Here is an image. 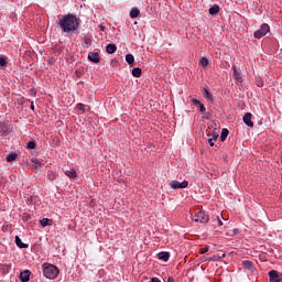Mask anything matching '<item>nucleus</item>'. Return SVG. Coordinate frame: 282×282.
Here are the masks:
<instances>
[{
	"instance_id": "nucleus-1",
	"label": "nucleus",
	"mask_w": 282,
	"mask_h": 282,
	"mask_svg": "<svg viewBox=\"0 0 282 282\" xmlns=\"http://www.w3.org/2000/svg\"><path fill=\"white\" fill-rule=\"evenodd\" d=\"M58 25L62 29V32L69 34L76 32L80 28V20L73 13H67L63 15L58 21Z\"/></svg>"
},
{
	"instance_id": "nucleus-2",
	"label": "nucleus",
	"mask_w": 282,
	"mask_h": 282,
	"mask_svg": "<svg viewBox=\"0 0 282 282\" xmlns=\"http://www.w3.org/2000/svg\"><path fill=\"white\" fill-rule=\"evenodd\" d=\"M42 271L45 279H48L50 281H54V279L58 278V274H61V270H58V267L44 262L42 264Z\"/></svg>"
},
{
	"instance_id": "nucleus-3",
	"label": "nucleus",
	"mask_w": 282,
	"mask_h": 282,
	"mask_svg": "<svg viewBox=\"0 0 282 282\" xmlns=\"http://www.w3.org/2000/svg\"><path fill=\"white\" fill-rule=\"evenodd\" d=\"M269 32H270V24L262 23L260 29H258L253 33V36H254V39H263V36H265Z\"/></svg>"
},
{
	"instance_id": "nucleus-4",
	"label": "nucleus",
	"mask_w": 282,
	"mask_h": 282,
	"mask_svg": "<svg viewBox=\"0 0 282 282\" xmlns=\"http://www.w3.org/2000/svg\"><path fill=\"white\" fill-rule=\"evenodd\" d=\"M193 221H196V224H208L210 221V218L208 215H206V212H198L192 217Z\"/></svg>"
},
{
	"instance_id": "nucleus-5",
	"label": "nucleus",
	"mask_w": 282,
	"mask_h": 282,
	"mask_svg": "<svg viewBox=\"0 0 282 282\" xmlns=\"http://www.w3.org/2000/svg\"><path fill=\"white\" fill-rule=\"evenodd\" d=\"M171 188H173V191H177L180 188H188V181H172L170 183Z\"/></svg>"
},
{
	"instance_id": "nucleus-6",
	"label": "nucleus",
	"mask_w": 282,
	"mask_h": 282,
	"mask_svg": "<svg viewBox=\"0 0 282 282\" xmlns=\"http://www.w3.org/2000/svg\"><path fill=\"white\" fill-rule=\"evenodd\" d=\"M269 281L270 282H281L282 273L276 270L269 271Z\"/></svg>"
},
{
	"instance_id": "nucleus-7",
	"label": "nucleus",
	"mask_w": 282,
	"mask_h": 282,
	"mask_svg": "<svg viewBox=\"0 0 282 282\" xmlns=\"http://www.w3.org/2000/svg\"><path fill=\"white\" fill-rule=\"evenodd\" d=\"M12 133V128L8 123H0V135L6 138V135H10Z\"/></svg>"
},
{
	"instance_id": "nucleus-8",
	"label": "nucleus",
	"mask_w": 282,
	"mask_h": 282,
	"mask_svg": "<svg viewBox=\"0 0 282 282\" xmlns=\"http://www.w3.org/2000/svg\"><path fill=\"white\" fill-rule=\"evenodd\" d=\"M88 61H90V63H95V64L100 63V54L98 52H89Z\"/></svg>"
},
{
	"instance_id": "nucleus-9",
	"label": "nucleus",
	"mask_w": 282,
	"mask_h": 282,
	"mask_svg": "<svg viewBox=\"0 0 282 282\" xmlns=\"http://www.w3.org/2000/svg\"><path fill=\"white\" fill-rule=\"evenodd\" d=\"M31 275H32L31 270H24L20 273L19 279L21 282H29Z\"/></svg>"
},
{
	"instance_id": "nucleus-10",
	"label": "nucleus",
	"mask_w": 282,
	"mask_h": 282,
	"mask_svg": "<svg viewBox=\"0 0 282 282\" xmlns=\"http://www.w3.org/2000/svg\"><path fill=\"white\" fill-rule=\"evenodd\" d=\"M231 69H234L235 80H237V83H243V78L241 77V70H239L236 65H232Z\"/></svg>"
},
{
	"instance_id": "nucleus-11",
	"label": "nucleus",
	"mask_w": 282,
	"mask_h": 282,
	"mask_svg": "<svg viewBox=\"0 0 282 282\" xmlns=\"http://www.w3.org/2000/svg\"><path fill=\"white\" fill-rule=\"evenodd\" d=\"M242 120L247 127H254V122H252V113H245Z\"/></svg>"
},
{
	"instance_id": "nucleus-12",
	"label": "nucleus",
	"mask_w": 282,
	"mask_h": 282,
	"mask_svg": "<svg viewBox=\"0 0 282 282\" xmlns=\"http://www.w3.org/2000/svg\"><path fill=\"white\" fill-rule=\"evenodd\" d=\"M242 268L245 270H249L250 272H254V263L250 260L242 261Z\"/></svg>"
},
{
	"instance_id": "nucleus-13",
	"label": "nucleus",
	"mask_w": 282,
	"mask_h": 282,
	"mask_svg": "<svg viewBox=\"0 0 282 282\" xmlns=\"http://www.w3.org/2000/svg\"><path fill=\"white\" fill-rule=\"evenodd\" d=\"M158 259H160V261H169V259H171V253L169 251H161L158 253Z\"/></svg>"
},
{
	"instance_id": "nucleus-14",
	"label": "nucleus",
	"mask_w": 282,
	"mask_h": 282,
	"mask_svg": "<svg viewBox=\"0 0 282 282\" xmlns=\"http://www.w3.org/2000/svg\"><path fill=\"white\" fill-rule=\"evenodd\" d=\"M203 96L209 100V102H214L215 97L212 95L210 90L208 89V87L204 88L203 90Z\"/></svg>"
},
{
	"instance_id": "nucleus-15",
	"label": "nucleus",
	"mask_w": 282,
	"mask_h": 282,
	"mask_svg": "<svg viewBox=\"0 0 282 282\" xmlns=\"http://www.w3.org/2000/svg\"><path fill=\"white\" fill-rule=\"evenodd\" d=\"M66 177H69V180H76V177H78V174L76 173V170L70 169V170H66L65 172Z\"/></svg>"
},
{
	"instance_id": "nucleus-16",
	"label": "nucleus",
	"mask_w": 282,
	"mask_h": 282,
	"mask_svg": "<svg viewBox=\"0 0 282 282\" xmlns=\"http://www.w3.org/2000/svg\"><path fill=\"white\" fill-rule=\"evenodd\" d=\"M126 62L128 63V65H130V67H133V65L135 63V57L133 56V54H131V53L127 54Z\"/></svg>"
},
{
	"instance_id": "nucleus-17",
	"label": "nucleus",
	"mask_w": 282,
	"mask_h": 282,
	"mask_svg": "<svg viewBox=\"0 0 282 282\" xmlns=\"http://www.w3.org/2000/svg\"><path fill=\"white\" fill-rule=\"evenodd\" d=\"M15 245L18 246V248H21V249L30 247L28 243L23 242L21 240V237L19 236H15Z\"/></svg>"
},
{
	"instance_id": "nucleus-18",
	"label": "nucleus",
	"mask_w": 282,
	"mask_h": 282,
	"mask_svg": "<svg viewBox=\"0 0 282 282\" xmlns=\"http://www.w3.org/2000/svg\"><path fill=\"white\" fill-rule=\"evenodd\" d=\"M140 17V9L138 8H132L130 10V19H138Z\"/></svg>"
},
{
	"instance_id": "nucleus-19",
	"label": "nucleus",
	"mask_w": 282,
	"mask_h": 282,
	"mask_svg": "<svg viewBox=\"0 0 282 282\" xmlns=\"http://www.w3.org/2000/svg\"><path fill=\"white\" fill-rule=\"evenodd\" d=\"M116 50H118V46H116V44H108L106 46L107 54H116Z\"/></svg>"
},
{
	"instance_id": "nucleus-20",
	"label": "nucleus",
	"mask_w": 282,
	"mask_h": 282,
	"mask_svg": "<svg viewBox=\"0 0 282 282\" xmlns=\"http://www.w3.org/2000/svg\"><path fill=\"white\" fill-rule=\"evenodd\" d=\"M53 221L50 218H42L40 220V225L42 228H45L46 226H52Z\"/></svg>"
},
{
	"instance_id": "nucleus-21",
	"label": "nucleus",
	"mask_w": 282,
	"mask_h": 282,
	"mask_svg": "<svg viewBox=\"0 0 282 282\" xmlns=\"http://www.w3.org/2000/svg\"><path fill=\"white\" fill-rule=\"evenodd\" d=\"M209 14L215 17V14H219V4H214L209 8Z\"/></svg>"
},
{
	"instance_id": "nucleus-22",
	"label": "nucleus",
	"mask_w": 282,
	"mask_h": 282,
	"mask_svg": "<svg viewBox=\"0 0 282 282\" xmlns=\"http://www.w3.org/2000/svg\"><path fill=\"white\" fill-rule=\"evenodd\" d=\"M229 133L230 131L224 128L220 133V142H226V138H228Z\"/></svg>"
},
{
	"instance_id": "nucleus-23",
	"label": "nucleus",
	"mask_w": 282,
	"mask_h": 282,
	"mask_svg": "<svg viewBox=\"0 0 282 282\" xmlns=\"http://www.w3.org/2000/svg\"><path fill=\"white\" fill-rule=\"evenodd\" d=\"M132 76H133L134 78H140V77L142 76V68H140V67H134V68L132 69Z\"/></svg>"
},
{
	"instance_id": "nucleus-24",
	"label": "nucleus",
	"mask_w": 282,
	"mask_h": 282,
	"mask_svg": "<svg viewBox=\"0 0 282 282\" xmlns=\"http://www.w3.org/2000/svg\"><path fill=\"white\" fill-rule=\"evenodd\" d=\"M1 270L3 274H10V271L12 270V264H1Z\"/></svg>"
},
{
	"instance_id": "nucleus-25",
	"label": "nucleus",
	"mask_w": 282,
	"mask_h": 282,
	"mask_svg": "<svg viewBox=\"0 0 282 282\" xmlns=\"http://www.w3.org/2000/svg\"><path fill=\"white\" fill-rule=\"evenodd\" d=\"M17 158H19V155L15 152H11L7 158V162H14V160H17Z\"/></svg>"
},
{
	"instance_id": "nucleus-26",
	"label": "nucleus",
	"mask_w": 282,
	"mask_h": 282,
	"mask_svg": "<svg viewBox=\"0 0 282 282\" xmlns=\"http://www.w3.org/2000/svg\"><path fill=\"white\" fill-rule=\"evenodd\" d=\"M0 67H8V57L4 55L0 56Z\"/></svg>"
},
{
	"instance_id": "nucleus-27",
	"label": "nucleus",
	"mask_w": 282,
	"mask_h": 282,
	"mask_svg": "<svg viewBox=\"0 0 282 282\" xmlns=\"http://www.w3.org/2000/svg\"><path fill=\"white\" fill-rule=\"evenodd\" d=\"M218 138H219L218 134H214L210 139H208L209 147H215V142H217Z\"/></svg>"
},
{
	"instance_id": "nucleus-28",
	"label": "nucleus",
	"mask_w": 282,
	"mask_h": 282,
	"mask_svg": "<svg viewBox=\"0 0 282 282\" xmlns=\"http://www.w3.org/2000/svg\"><path fill=\"white\" fill-rule=\"evenodd\" d=\"M26 149L28 150H32V149H36V141L31 140L26 143Z\"/></svg>"
},
{
	"instance_id": "nucleus-29",
	"label": "nucleus",
	"mask_w": 282,
	"mask_h": 282,
	"mask_svg": "<svg viewBox=\"0 0 282 282\" xmlns=\"http://www.w3.org/2000/svg\"><path fill=\"white\" fill-rule=\"evenodd\" d=\"M76 109L78 110V111H82V113H86V109H85V105L84 104H77L76 105Z\"/></svg>"
},
{
	"instance_id": "nucleus-30",
	"label": "nucleus",
	"mask_w": 282,
	"mask_h": 282,
	"mask_svg": "<svg viewBox=\"0 0 282 282\" xmlns=\"http://www.w3.org/2000/svg\"><path fill=\"white\" fill-rule=\"evenodd\" d=\"M205 261H208V262H210V261L217 262V261H219V256H218V254H214V256H212V257H209V258H206Z\"/></svg>"
},
{
	"instance_id": "nucleus-31",
	"label": "nucleus",
	"mask_w": 282,
	"mask_h": 282,
	"mask_svg": "<svg viewBox=\"0 0 282 282\" xmlns=\"http://www.w3.org/2000/svg\"><path fill=\"white\" fill-rule=\"evenodd\" d=\"M199 63L203 67H208V59L206 57H202Z\"/></svg>"
},
{
	"instance_id": "nucleus-32",
	"label": "nucleus",
	"mask_w": 282,
	"mask_h": 282,
	"mask_svg": "<svg viewBox=\"0 0 282 282\" xmlns=\"http://www.w3.org/2000/svg\"><path fill=\"white\" fill-rule=\"evenodd\" d=\"M191 102H193L195 105V107H199L202 104V101H199V99H196V98H192Z\"/></svg>"
},
{
	"instance_id": "nucleus-33",
	"label": "nucleus",
	"mask_w": 282,
	"mask_h": 282,
	"mask_svg": "<svg viewBox=\"0 0 282 282\" xmlns=\"http://www.w3.org/2000/svg\"><path fill=\"white\" fill-rule=\"evenodd\" d=\"M198 109H199L200 113H206V106H204V104L200 102L198 106Z\"/></svg>"
},
{
	"instance_id": "nucleus-34",
	"label": "nucleus",
	"mask_w": 282,
	"mask_h": 282,
	"mask_svg": "<svg viewBox=\"0 0 282 282\" xmlns=\"http://www.w3.org/2000/svg\"><path fill=\"white\" fill-rule=\"evenodd\" d=\"M256 85H257V87H263V85H264L263 79L258 78V79L256 80Z\"/></svg>"
},
{
	"instance_id": "nucleus-35",
	"label": "nucleus",
	"mask_w": 282,
	"mask_h": 282,
	"mask_svg": "<svg viewBox=\"0 0 282 282\" xmlns=\"http://www.w3.org/2000/svg\"><path fill=\"white\" fill-rule=\"evenodd\" d=\"M33 167L36 170L41 169V163L39 161H35Z\"/></svg>"
},
{
	"instance_id": "nucleus-36",
	"label": "nucleus",
	"mask_w": 282,
	"mask_h": 282,
	"mask_svg": "<svg viewBox=\"0 0 282 282\" xmlns=\"http://www.w3.org/2000/svg\"><path fill=\"white\" fill-rule=\"evenodd\" d=\"M208 252V247L202 248L199 254H206Z\"/></svg>"
},
{
	"instance_id": "nucleus-37",
	"label": "nucleus",
	"mask_w": 282,
	"mask_h": 282,
	"mask_svg": "<svg viewBox=\"0 0 282 282\" xmlns=\"http://www.w3.org/2000/svg\"><path fill=\"white\" fill-rule=\"evenodd\" d=\"M205 115H206L205 116L206 120H212L213 119V115H210L209 112H206Z\"/></svg>"
},
{
	"instance_id": "nucleus-38",
	"label": "nucleus",
	"mask_w": 282,
	"mask_h": 282,
	"mask_svg": "<svg viewBox=\"0 0 282 282\" xmlns=\"http://www.w3.org/2000/svg\"><path fill=\"white\" fill-rule=\"evenodd\" d=\"M217 224L218 226H224V221L221 220V218H219V216H217Z\"/></svg>"
},
{
	"instance_id": "nucleus-39",
	"label": "nucleus",
	"mask_w": 282,
	"mask_h": 282,
	"mask_svg": "<svg viewBox=\"0 0 282 282\" xmlns=\"http://www.w3.org/2000/svg\"><path fill=\"white\" fill-rule=\"evenodd\" d=\"M219 257V261H221V259H226V252H223L221 254L218 253Z\"/></svg>"
},
{
	"instance_id": "nucleus-40",
	"label": "nucleus",
	"mask_w": 282,
	"mask_h": 282,
	"mask_svg": "<svg viewBox=\"0 0 282 282\" xmlns=\"http://www.w3.org/2000/svg\"><path fill=\"white\" fill-rule=\"evenodd\" d=\"M23 219H24V221H28V219H30V215L24 214Z\"/></svg>"
},
{
	"instance_id": "nucleus-41",
	"label": "nucleus",
	"mask_w": 282,
	"mask_h": 282,
	"mask_svg": "<svg viewBox=\"0 0 282 282\" xmlns=\"http://www.w3.org/2000/svg\"><path fill=\"white\" fill-rule=\"evenodd\" d=\"M167 282H175V279H173V276H169Z\"/></svg>"
},
{
	"instance_id": "nucleus-42",
	"label": "nucleus",
	"mask_w": 282,
	"mask_h": 282,
	"mask_svg": "<svg viewBox=\"0 0 282 282\" xmlns=\"http://www.w3.org/2000/svg\"><path fill=\"white\" fill-rule=\"evenodd\" d=\"M99 28H100V30H101V32H105V25H99Z\"/></svg>"
},
{
	"instance_id": "nucleus-43",
	"label": "nucleus",
	"mask_w": 282,
	"mask_h": 282,
	"mask_svg": "<svg viewBox=\"0 0 282 282\" xmlns=\"http://www.w3.org/2000/svg\"><path fill=\"white\" fill-rule=\"evenodd\" d=\"M234 235H239V229H234Z\"/></svg>"
},
{
	"instance_id": "nucleus-44",
	"label": "nucleus",
	"mask_w": 282,
	"mask_h": 282,
	"mask_svg": "<svg viewBox=\"0 0 282 282\" xmlns=\"http://www.w3.org/2000/svg\"><path fill=\"white\" fill-rule=\"evenodd\" d=\"M31 109L34 111V102H31Z\"/></svg>"
},
{
	"instance_id": "nucleus-45",
	"label": "nucleus",
	"mask_w": 282,
	"mask_h": 282,
	"mask_svg": "<svg viewBox=\"0 0 282 282\" xmlns=\"http://www.w3.org/2000/svg\"><path fill=\"white\" fill-rule=\"evenodd\" d=\"M50 180H54V176L50 175Z\"/></svg>"
},
{
	"instance_id": "nucleus-46",
	"label": "nucleus",
	"mask_w": 282,
	"mask_h": 282,
	"mask_svg": "<svg viewBox=\"0 0 282 282\" xmlns=\"http://www.w3.org/2000/svg\"><path fill=\"white\" fill-rule=\"evenodd\" d=\"M0 19H1V13H0Z\"/></svg>"
}]
</instances>
